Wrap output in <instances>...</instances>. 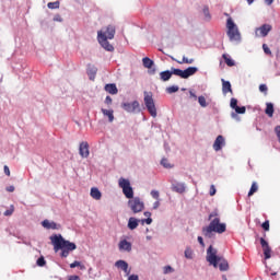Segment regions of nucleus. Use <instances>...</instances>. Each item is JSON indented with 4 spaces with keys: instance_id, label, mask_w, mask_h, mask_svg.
I'll return each instance as SVG.
<instances>
[{
    "instance_id": "obj_36",
    "label": "nucleus",
    "mask_w": 280,
    "mask_h": 280,
    "mask_svg": "<svg viewBox=\"0 0 280 280\" xmlns=\"http://www.w3.org/2000/svg\"><path fill=\"white\" fill-rule=\"evenodd\" d=\"M234 110H235V113L237 114V115H244L245 113H246V107L245 106H236L235 108H234Z\"/></svg>"
},
{
    "instance_id": "obj_1",
    "label": "nucleus",
    "mask_w": 280,
    "mask_h": 280,
    "mask_svg": "<svg viewBox=\"0 0 280 280\" xmlns=\"http://www.w3.org/2000/svg\"><path fill=\"white\" fill-rule=\"evenodd\" d=\"M208 220L210 221L209 225L203 226L201 233L203 237L207 240H213L215 237V233L222 235V233H226V223L220 222V214L218 210L212 211Z\"/></svg>"
},
{
    "instance_id": "obj_31",
    "label": "nucleus",
    "mask_w": 280,
    "mask_h": 280,
    "mask_svg": "<svg viewBox=\"0 0 280 280\" xmlns=\"http://www.w3.org/2000/svg\"><path fill=\"white\" fill-rule=\"evenodd\" d=\"M184 255L186 259H194V250L190 247H186Z\"/></svg>"
},
{
    "instance_id": "obj_40",
    "label": "nucleus",
    "mask_w": 280,
    "mask_h": 280,
    "mask_svg": "<svg viewBox=\"0 0 280 280\" xmlns=\"http://www.w3.org/2000/svg\"><path fill=\"white\" fill-rule=\"evenodd\" d=\"M262 49H264V52L267 54L268 56L272 54V51L270 50L267 44L262 45Z\"/></svg>"
},
{
    "instance_id": "obj_14",
    "label": "nucleus",
    "mask_w": 280,
    "mask_h": 280,
    "mask_svg": "<svg viewBox=\"0 0 280 280\" xmlns=\"http://www.w3.org/2000/svg\"><path fill=\"white\" fill-rule=\"evenodd\" d=\"M79 154L82 159H89L91 151H89V142L83 141L79 145Z\"/></svg>"
},
{
    "instance_id": "obj_35",
    "label": "nucleus",
    "mask_w": 280,
    "mask_h": 280,
    "mask_svg": "<svg viewBox=\"0 0 280 280\" xmlns=\"http://www.w3.org/2000/svg\"><path fill=\"white\" fill-rule=\"evenodd\" d=\"M257 189H259V186H257V183L254 182V183L252 184V187H250L249 191H248V196H249V197L253 196V195L255 194V191H257Z\"/></svg>"
},
{
    "instance_id": "obj_5",
    "label": "nucleus",
    "mask_w": 280,
    "mask_h": 280,
    "mask_svg": "<svg viewBox=\"0 0 280 280\" xmlns=\"http://www.w3.org/2000/svg\"><path fill=\"white\" fill-rule=\"evenodd\" d=\"M226 35L229 36L231 43H236L237 45L238 43H242V34L240 33V28L232 18L226 20Z\"/></svg>"
},
{
    "instance_id": "obj_47",
    "label": "nucleus",
    "mask_w": 280,
    "mask_h": 280,
    "mask_svg": "<svg viewBox=\"0 0 280 280\" xmlns=\"http://www.w3.org/2000/svg\"><path fill=\"white\" fill-rule=\"evenodd\" d=\"M12 213H14V206H11V209H9V210H5L4 211V213H3V215H12Z\"/></svg>"
},
{
    "instance_id": "obj_62",
    "label": "nucleus",
    "mask_w": 280,
    "mask_h": 280,
    "mask_svg": "<svg viewBox=\"0 0 280 280\" xmlns=\"http://www.w3.org/2000/svg\"><path fill=\"white\" fill-rule=\"evenodd\" d=\"M248 5H253L255 3V0H247Z\"/></svg>"
},
{
    "instance_id": "obj_15",
    "label": "nucleus",
    "mask_w": 280,
    "mask_h": 280,
    "mask_svg": "<svg viewBox=\"0 0 280 280\" xmlns=\"http://www.w3.org/2000/svg\"><path fill=\"white\" fill-rule=\"evenodd\" d=\"M42 226L44 229H47V231H59V229H60V224H58V223H56L54 221H49L47 219L42 221Z\"/></svg>"
},
{
    "instance_id": "obj_34",
    "label": "nucleus",
    "mask_w": 280,
    "mask_h": 280,
    "mask_svg": "<svg viewBox=\"0 0 280 280\" xmlns=\"http://www.w3.org/2000/svg\"><path fill=\"white\" fill-rule=\"evenodd\" d=\"M203 16L206 18L207 21L211 20V13H209V7L205 5L202 10Z\"/></svg>"
},
{
    "instance_id": "obj_42",
    "label": "nucleus",
    "mask_w": 280,
    "mask_h": 280,
    "mask_svg": "<svg viewBox=\"0 0 280 280\" xmlns=\"http://www.w3.org/2000/svg\"><path fill=\"white\" fill-rule=\"evenodd\" d=\"M140 224H152V218L139 220Z\"/></svg>"
},
{
    "instance_id": "obj_59",
    "label": "nucleus",
    "mask_w": 280,
    "mask_h": 280,
    "mask_svg": "<svg viewBox=\"0 0 280 280\" xmlns=\"http://www.w3.org/2000/svg\"><path fill=\"white\" fill-rule=\"evenodd\" d=\"M266 5H272L275 3V0H265Z\"/></svg>"
},
{
    "instance_id": "obj_32",
    "label": "nucleus",
    "mask_w": 280,
    "mask_h": 280,
    "mask_svg": "<svg viewBox=\"0 0 280 280\" xmlns=\"http://www.w3.org/2000/svg\"><path fill=\"white\" fill-rule=\"evenodd\" d=\"M47 8H49V10H58V8H60V2L59 1L49 2L47 4Z\"/></svg>"
},
{
    "instance_id": "obj_23",
    "label": "nucleus",
    "mask_w": 280,
    "mask_h": 280,
    "mask_svg": "<svg viewBox=\"0 0 280 280\" xmlns=\"http://www.w3.org/2000/svg\"><path fill=\"white\" fill-rule=\"evenodd\" d=\"M90 196L94 200H102V191H100V188L97 187L91 188Z\"/></svg>"
},
{
    "instance_id": "obj_37",
    "label": "nucleus",
    "mask_w": 280,
    "mask_h": 280,
    "mask_svg": "<svg viewBox=\"0 0 280 280\" xmlns=\"http://www.w3.org/2000/svg\"><path fill=\"white\" fill-rule=\"evenodd\" d=\"M161 165H163V167H165L166 170H170L172 167V164H170L167 159H162L161 160Z\"/></svg>"
},
{
    "instance_id": "obj_53",
    "label": "nucleus",
    "mask_w": 280,
    "mask_h": 280,
    "mask_svg": "<svg viewBox=\"0 0 280 280\" xmlns=\"http://www.w3.org/2000/svg\"><path fill=\"white\" fill-rule=\"evenodd\" d=\"M80 266V261L75 260L74 262L70 264V268H78Z\"/></svg>"
},
{
    "instance_id": "obj_46",
    "label": "nucleus",
    "mask_w": 280,
    "mask_h": 280,
    "mask_svg": "<svg viewBox=\"0 0 280 280\" xmlns=\"http://www.w3.org/2000/svg\"><path fill=\"white\" fill-rule=\"evenodd\" d=\"M259 91H260V93H267V92H268V85H266V84H260V85H259Z\"/></svg>"
},
{
    "instance_id": "obj_56",
    "label": "nucleus",
    "mask_w": 280,
    "mask_h": 280,
    "mask_svg": "<svg viewBox=\"0 0 280 280\" xmlns=\"http://www.w3.org/2000/svg\"><path fill=\"white\" fill-rule=\"evenodd\" d=\"M4 174L5 176H10V167L8 165H4Z\"/></svg>"
},
{
    "instance_id": "obj_43",
    "label": "nucleus",
    "mask_w": 280,
    "mask_h": 280,
    "mask_svg": "<svg viewBox=\"0 0 280 280\" xmlns=\"http://www.w3.org/2000/svg\"><path fill=\"white\" fill-rule=\"evenodd\" d=\"M189 97L190 100H194L196 102V100H198V95H196V92L194 90L189 91Z\"/></svg>"
},
{
    "instance_id": "obj_45",
    "label": "nucleus",
    "mask_w": 280,
    "mask_h": 280,
    "mask_svg": "<svg viewBox=\"0 0 280 280\" xmlns=\"http://www.w3.org/2000/svg\"><path fill=\"white\" fill-rule=\"evenodd\" d=\"M264 231H270V222L269 221H265L262 224H261Z\"/></svg>"
},
{
    "instance_id": "obj_33",
    "label": "nucleus",
    "mask_w": 280,
    "mask_h": 280,
    "mask_svg": "<svg viewBox=\"0 0 280 280\" xmlns=\"http://www.w3.org/2000/svg\"><path fill=\"white\" fill-rule=\"evenodd\" d=\"M178 90H179L178 85H172L166 88V93L172 95V93H178Z\"/></svg>"
},
{
    "instance_id": "obj_9",
    "label": "nucleus",
    "mask_w": 280,
    "mask_h": 280,
    "mask_svg": "<svg viewBox=\"0 0 280 280\" xmlns=\"http://www.w3.org/2000/svg\"><path fill=\"white\" fill-rule=\"evenodd\" d=\"M206 259L210 266L218 268V264L221 261V257L218 256V249L213 248L212 245H210L207 249Z\"/></svg>"
},
{
    "instance_id": "obj_29",
    "label": "nucleus",
    "mask_w": 280,
    "mask_h": 280,
    "mask_svg": "<svg viewBox=\"0 0 280 280\" xmlns=\"http://www.w3.org/2000/svg\"><path fill=\"white\" fill-rule=\"evenodd\" d=\"M198 104L199 106H201V108H207L209 106V104L207 103V98L201 95V96H198Z\"/></svg>"
},
{
    "instance_id": "obj_21",
    "label": "nucleus",
    "mask_w": 280,
    "mask_h": 280,
    "mask_svg": "<svg viewBox=\"0 0 280 280\" xmlns=\"http://www.w3.org/2000/svg\"><path fill=\"white\" fill-rule=\"evenodd\" d=\"M222 82V93L226 95L228 93H233V89L231 88V82L224 79L221 80Z\"/></svg>"
},
{
    "instance_id": "obj_13",
    "label": "nucleus",
    "mask_w": 280,
    "mask_h": 280,
    "mask_svg": "<svg viewBox=\"0 0 280 280\" xmlns=\"http://www.w3.org/2000/svg\"><path fill=\"white\" fill-rule=\"evenodd\" d=\"M226 145V139H224V136H218L214 140V143L212 145L214 152H220L222 148Z\"/></svg>"
},
{
    "instance_id": "obj_28",
    "label": "nucleus",
    "mask_w": 280,
    "mask_h": 280,
    "mask_svg": "<svg viewBox=\"0 0 280 280\" xmlns=\"http://www.w3.org/2000/svg\"><path fill=\"white\" fill-rule=\"evenodd\" d=\"M142 63L145 69H152V67H154V61L152 59H150L149 57H144L142 59Z\"/></svg>"
},
{
    "instance_id": "obj_12",
    "label": "nucleus",
    "mask_w": 280,
    "mask_h": 280,
    "mask_svg": "<svg viewBox=\"0 0 280 280\" xmlns=\"http://www.w3.org/2000/svg\"><path fill=\"white\" fill-rule=\"evenodd\" d=\"M171 189L175 191V194H185L187 191V184H185V182L173 180Z\"/></svg>"
},
{
    "instance_id": "obj_52",
    "label": "nucleus",
    "mask_w": 280,
    "mask_h": 280,
    "mask_svg": "<svg viewBox=\"0 0 280 280\" xmlns=\"http://www.w3.org/2000/svg\"><path fill=\"white\" fill-rule=\"evenodd\" d=\"M197 241L200 244V246L205 247V240L202 238V236H198Z\"/></svg>"
},
{
    "instance_id": "obj_20",
    "label": "nucleus",
    "mask_w": 280,
    "mask_h": 280,
    "mask_svg": "<svg viewBox=\"0 0 280 280\" xmlns=\"http://www.w3.org/2000/svg\"><path fill=\"white\" fill-rule=\"evenodd\" d=\"M86 73L90 80H95V77L97 75V67L94 65H88Z\"/></svg>"
},
{
    "instance_id": "obj_49",
    "label": "nucleus",
    "mask_w": 280,
    "mask_h": 280,
    "mask_svg": "<svg viewBox=\"0 0 280 280\" xmlns=\"http://www.w3.org/2000/svg\"><path fill=\"white\" fill-rule=\"evenodd\" d=\"M231 117H232V119H236V121H240V116L237 115L236 112H232Z\"/></svg>"
},
{
    "instance_id": "obj_50",
    "label": "nucleus",
    "mask_w": 280,
    "mask_h": 280,
    "mask_svg": "<svg viewBox=\"0 0 280 280\" xmlns=\"http://www.w3.org/2000/svg\"><path fill=\"white\" fill-rule=\"evenodd\" d=\"M159 207H161V201L158 199V200L153 203V210L156 211V209H159Z\"/></svg>"
},
{
    "instance_id": "obj_16",
    "label": "nucleus",
    "mask_w": 280,
    "mask_h": 280,
    "mask_svg": "<svg viewBox=\"0 0 280 280\" xmlns=\"http://www.w3.org/2000/svg\"><path fill=\"white\" fill-rule=\"evenodd\" d=\"M260 246L264 250L265 259H270V257H272V248H270V245L264 240V237L260 238Z\"/></svg>"
},
{
    "instance_id": "obj_2",
    "label": "nucleus",
    "mask_w": 280,
    "mask_h": 280,
    "mask_svg": "<svg viewBox=\"0 0 280 280\" xmlns=\"http://www.w3.org/2000/svg\"><path fill=\"white\" fill-rule=\"evenodd\" d=\"M49 240L54 246L55 253L61 250L60 257L67 258L69 257V254L71 252L78 248L75 243H71L70 241L65 240V237H62V234H54L49 237Z\"/></svg>"
},
{
    "instance_id": "obj_58",
    "label": "nucleus",
    "mask_w": 280,
    "mask_h": 280,
    "mask_svg": "<svg viewBox=\"0 0 280 280\" xmlns=\"http://www.w3.org/2000/svg\"><path fill=\"white\" fill-rule=\"evenodd\" d=\"M7 191H9L10 194H12L14 191V186H8Z\"/></svg>"
},
{
    "instance_id": "obj_8",
    "label": "nucleus",
    "mask_w": 280,
    "mask_h": 280,
    "mask_svg": "<svg viewBox=\"0 0 280 280\" xmlns=\"http://www.w3.org/2000/svg\"><path fill=\"white\" fill-rule=\"evenodd\" d=\"M127 205L132 213H141V211L145 209V203L139 197H133L129 199Z\"/></svg>"
},
{
    "instance_id": "obj_26",
    "label": "nucleus",
    "mask_w": 280,
    "mask_h": 280,
    "mask_svg": "<svg viewBox=\"0 0 280 280\" xmlns=\"http://www.w3.org/2000/svg\"><path fill=\"white\" fill-rule=\"evenodd\" d=\"M172 60H174L175 62H177L178 65H194L195 60L194 59H188L187 57H183L182 61L180 60H176V58L171 57Z\"/></svg>"
},
{
    "instance_id": "obj_18",
    "label": "nucleus",
    "mask_w": 280,
    "mask_h": 280,
    "mask_svg": "<svg viewBox=\"0 0 280 280\" xmlns=\"http://www.w3.org/2000/svg\"><path fill=\"white\" fill-rule=\"evenodd\" d=\"M118 248L119 250H125L126 253H130V250H132V243L126 240H122L119 242Z\"/></svg>"
},
{
    "instance_id": "obj_51",
    "label": "nucleus",
    "mask_w": 280,
    "mask_h": 280,
    "mask_svg": "<svg viewBox=\"0 0 280 280\" xmlns=\"http://www.w3.org/2000/svg\"><path fill=\"white\" fill-rule=\"evenodd\" d=\"M105 104H107V106H110V104H113V98L110 96H106Z\"/></svg>"
},
{
    "instance_id": "obj_60",
    "label": "nucleus",
    "mask_w": 280,
    "mask_h": 280,
    "mask_svg": "<svg viewBox=\"0 0 280 280\" xmlns=\"http://www.w3.org/2000/svg\"><path fill=\"white\" fill-rule=\"evenodd\" d=\"M68 280H80L79 276H70Z\"/></svg>"
},
{
    "instance_id": "obj_38",
    "label": "nucleus",
    "mask_w": 280,
    "mask_h": 280,
    "mask_svg": "<svg viewBox=\"0 0 280 280\" xmlns=\"http://www.w3.org/2000/svg\"><path fill=\"white\" fill-rule=\"evenodd\" d=\"M163 272L164 275H172V272H174V269L172 268V266L168 265L163 268Z\"/></svg>"
},
{
    "instance_id": "obj_19",
    "label": "nucleus",
    "mask_w": 280,
    "mask_h": 280,
    "mask_svg": "<svg viewBox=\"0 0 280 280\" xmlns=\"http://www.w3.org/2000/svg\"><path fill=\"white\" fill-rule=\"evenodd\" d=\"M106 93H109V95H117L119 93V90L117 89V84L115 83H108L105 85Z\"/></svg>"
},
{
    "instance_id": "obj_11",
    "label": "nucleus",
    "mask_w": 280,
    "mask_h": 280,
    "mask_svg": "<svg viewBox=\"0 0 280 280\" xmlns=\"http://www.w3.org/2000/svg\"><path fill=\"white\" fill-rule=\"evenodd\" d=\"M121 108L126 110V113H141L139 101H133L132 103H122Z\"/></svg>"
},
{
    "instance_id": "obj_61",
    "label": "nucleus",
    "mask_w": 280,
    "mask_h": 280,
    "mask_svg": "<svg viewBox=\"0 0 280 280\" xmlns=\"http://www.w3.org/2000/svg\"><path fill=\"white\" fill-rule=\"evenodd\" d=\"M150 75H154V73H156V68H153L149 71Z\"/></svg>"
},
{
    "instance_id": "obj_63",
    "label": "nucleus",
    "mask_w": 280,
    "mask_h": 280,
    "mask_svg": "<svg viewBox=\"0 0 280 280\" xmlns=\"http://www.w3.org/2000/svg\"><path fill=\"white\" fill-rule=\"evenodd\" d=\"M148 242H150V240H152V236H147Z\"/></svg>"
},
{
    "instance_id": "obj_48",
    "label": "nucleus",
    "mask_w": 280,
    "mask_h": 280,
    "mask_svg": "<svg viewBox=\"0 0 280 280\" xmlns=\"http://www.w3.org/2000/svg\"><path fill=\"white\" fill-rule=\"evenodd\" d=\"M217 189H215V185H211L210 186V196H215Z\"/></svg>"
},
{
    "instance_id": "obj_6",
    "label": "nucleus",
    "mask_w": 280,
    "mask_h": 280,
    "mask_svg": "<svg viewBox=\"0 0 280 280\" xmlns=\"http://www.w3.org/2000/svg\"><path fill=\"white\" fill-rule=\"evenodd\" d=\"M118 187H120V189H122V194L126 198H128L129 200L135 198V190L132 189V186L130 185V179L120 177L118 179Z\"/></svg>"
},
{
    "instance_id": "obj_10",
    "label": "nucleus",
    "mask_w": 280,
    "mask_h": 280,
    "mask_svg": "<svg viewBox=\"0 0 280 280\" xmlns=\"http://www.w3.org/2000/svg\"><path fill=\"white\" fill-rule=\"evenodd\" d=\"M270 32H272V25L270 24H262L260 27H257L255 31V36L257 38H266V36H268V34H270Z\"/></svg>"
},
{
    "instance_id": "obj_22",
    "label": "nucleus",
    "mask_w": 280,
    "mask_h": 280,
    "mask_svg": "<svg viewBox=\"0 0 280 280\" xmlns=\"http://www.w3.org/2000/svg\"><path fill=\"white\" fill-rule=\"evenodd\" d=\"M101 113H103L104 117H108L109 124H113V121H115V115H114L115 112L113 109L102 108Z\"/></svg>"
},
{
    "instance_id": "obj_55",
    "label": "nucleus",
    "mask_w": 280,
    "mask_h": 280,
    "mask_svg": "<svg viewBox=\"0 0 280 280\" xmlns=\"http://www.w3.org/2000/svg\"><path fill=\"white\" fill-rule=\"evenodd\" d=\"M54 21H57L58 23H62V18L60 15H55Z\"/></svg>"
},
{
    "instance_id": "obj_25",
    "label": "nucleus",
    "mask_w": 280,
    "mask_h": 280,
    "mask_svg": "<svg viewBox=\"0 0 280 280\" xmlns=\"http://www.w3.org/2000/svg\"><path fill=\"white\" fill-rule=\"evenodd\" d=\"M218 267L221 270V272H226V270H229V261L221 257V260H219L218 262Z\"/></svg>"
},
{
    "instance_id": "obj_7",
    "label": "nucleus",
    "mask_w": 280,
    "mask_h": 280,
    "mask_svg": "<svg viewBox=\"0 0 280 280\" xmlns=\"http://www.w3.org/2000/svg\"><path fill=\"white\" fill-rule=\"evenodd\" d=\"M144 105L148 110V113L151 115V117L155 118L158 113H156V104L154 103V98L152 97L151 92H144Z\"/></svg>"
},
{
    "instance_id": "obj_3",
    "label": "nucleus",
    "mask_w": 280,
    "mask_h": 280,
    "mask_svg": "<svg viewBox=\"0 0 280 280\" xmlns=\"http://www.w3.org/2000/svg\"><path fill=\"white\" fill-rule=\"evenodd\" d=\"M196 73H198V67H188L185 70L172 67L171 70L160 72V80L162 82H168V80H172V75H177L183 80H187L188 78H191V75H196Z\"/></svg>"
},
{
    "instance_id": "obj_4",
    "label": "nucleus",
    "mask_w": 280,
    "mask_h": 280,
    "mask_svg": "<svg viewBox=\"0 0 280 280\" xmlns=\"http://www.w3.org/2000/svg\"><path fill=\"white\" fill-rule=\"evenodd\" d=\"M115 25H107L97 32V40L105 51H115V47L108 42L115 38Z\"/></svg>"
},
{
    "instance_id": "obj_39",
    "label": "nucleus",
    "mask_w": 280,
    "mask_h": 280,
    "mask_svg": "<svg viewBox=\"0 0 280 280\" xmlns=\"http://www.w3.org/2000/svg\"><path fill=\"white\" fill-rule=\"evenodd\" d=\"M47 264V261L45 260V257L40 256L37 259V266H39L40 268H43V266H45Z\"/></svg>"
},
{
    "instance_id": "obj_54",
    "label": "nucleus",
    "mask_w": 280,
    "mask_h": 280,
    "mask_svg": "<svg viewBox=\"0 0 280 280\" xmlns=\"http://www.w3.org/2000/svg\"><path fill=\"white\" fill-rule=\"evenodd\" d=\"M128 280H139V276L138 275H131L128 277Z\"/></svg>"
},
{
    "instance_id": "obj_57",
    "label": "nucleus",
    "mask_w": 280,
    "mask_h": 280,
    "mask_svg": "<svg viewBox=\"0 0 280 280\" xmlns=\"http://www.w3.org/2000/svg\"><path fill=\"white\" fill-rule=\"evenodd\" d=\"M143 215H144V218H152V212H150V211H145V212H143Z\"/></svg>"
},
{
    "instance_id": "obj_24",
    "label": "nucleus",
    "mask_w": 280,
    "mask_h": 280,
    "mask_svg": "<svg viewBox=\"0 0 280 280\" xmlns=\"http://www.w3.org/2000/svg\"><path fill=\"white\" fill-rule=\"evenodd\" d=\"M127 226L130 231H135L139 226V219L135 217L129 218Z\"/></svg>"
},
{
    "instance_id": "obj_30",
    "label": "nucleus",
    "mask_w": 280,
    "mask_h": 280,
    "mask_svg": "<svg viewBox=\"0 0 280 280\" xmlns=\"http://www.w3.org/2000/svg\"><path fill=\"white\" fill-rule=\"evenodd\" d=\"M223 59L225 60V63L228 67H235V61L229 57V55H223Z\"/></svg>"
},
{
    "instance_id": "obj_17",
    "label": "nucleus",
    "mask_w": 280,
    "mask_h": 280,
    "mask_svg": "<svg viewBox=\"0 0 280 280\" xmlns=\"http://www.w3.org/2000/svg\"><path fill=\"white\" fill-rule=\"evenodd\" d=\"M116 268H119L120 270H122L126 275V277L130 276V269H128V264L126 262V260H117L115 262Z\"/></svg>"
},
{
    "instance_id": "obj_41",
    "label": "nucleus",
    "mask_w": 280,
    "mask_h": 280,
    "mask_svg": "<svg viewBox=\"0 0 280 280\" xmlns=\"http://www.w3.org/2000/svg\"><path fill=\"white\" fill-rule=\"evenodd\" d=\"M230 106L233 108V110H235L237 106V98H231Z\"/></svg>"
},
{
    "instance_id": "obj_27",
    "label": "nucleus",
    "mask_w": 280,
    "mask_h": 280,
    "mask_svg": "<svg viewBox=\"0 0 280 280\" xmlns=\"http://www.w3.org/2000/svg\"><path fill=\"white\" fill-rule=\"evenodd\" d=\"M265 113L269 117H273L275 115V105L272 103H266Z\"/></svg>"
},
{
    "instance_id": "obj_44",
    "label": "nucleus",
    "mask_w": 280,
    "mask_h": 280,
    "mask_svg": "<svg viewBox=\"0 0 280 280\" xmlns=\"http://www.w3.org/2000/svg\"><path fill=\"white\" fill-rule=\"evenodd\" d=\"M151 196L154 198V200H159L160 192L159 190H151Z\"/></svg>"
}]
</instances>
